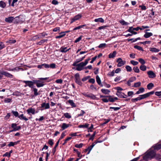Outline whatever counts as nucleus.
<instances>
[{"mask_svg":"<svg viewBox=\"0 0 161 161\" xmlns=\"http://www.w3.org/2000/svg\"><path fill=\"white\" fill-rule=\"evenodd\" d=\"M116 95L119 97L121 98H126L127 96L125 95L124 93L120 92H117Z\"/></svg>","mask_w":161,"mask_h":161,"instance_id":"nucleus-8","label":"nucleus"},{"mask_svg":"<svg viewBox=\"0 0 161 161\" xmlns=\"http://www.w3.org/2000/svg\"><path fill=\"white\" fill-rule=\"evenodd\" d=\"M49 68L52 69H54L56 68V64L54 63H52L49 65Z\"/></svg>","mask_w":161,"mask_h":161,"instance_id":"nucleus-50","label":"nucleus"},{"mask_svg":"<svg viewBox=\"0 0 161 161\" xmlns=\"http://www.w3.org/2000/svg\"><path fill=\"white\" fill-rule=\"evenodd\" d=\"M83 95L86 97L90 98L92 99L98 100V99L96 97V96L92 93L89 92H84L82 93Z\"/></svg>","mask_w":161,"mask_h":161,"instance_id":"nucleus-4","label":"nucleus"},{"mask_svg":"<svg viewBox=\"0 0 161 161\" xmlns=\"http://www.w3.org/2000/svg\"><path fill=\"white\" fill-rule=\"evenodd\" d=\"M94 21L95 22H100L101 23H103L104 22V19L102 18H99L97 19H94Z\"/></svg>","mask_w":161,"mask_h":161,"instance_id":"nucleus-24","label":"nucleus"},{"mask_svg":"<svg viewBox=\"0 0 161 161\" xmlns=\"http://www.w3.org/2000/svg\"><path fill=\"white\" fill-rule=\"evenodd\" d=\"M116 62L118 63L117 66L118 67H121L124 65L125 63V61L123 60L121 58H118Z\"/></svg>","mask_w":161,"mask_h":161,"instance_id":"nucleus-7","label":"nucleus"},{"mask_svg":"<svg viewBox=\"0 0 161 161\" xmlns=\"http://www.w3.org/2000/svg\"><path fill=\"white\" fill-rule=\"evenodd\" d=\"M140 100V99L139 97V96L137 97V98H132L131 99L132 102H136V101H138V100Z\"/></svg>","mask_w":161,"mask_h":161,"instance_id":"nucleus-46","label":"nucleus"},{"mask_svg":"<svg viewBox=\"0 0 161 161\" xmlns=\"http://www.w3.org/2000/svg\"><path fill=\"white\" fill-rule=\"evenodd\" d=\"M11 127L13 129V130L17 131L21 129V127L19 126H17V124L15 123H13L11 124Z\"/></svg>","mask_w":161,"mask_h":161,"instance_id":"nucleus-9","label":"nucleus"},{"mask_svg":"<svg viewBox=\"0 0 161 161\" xmlns=\"http://www.w3.org/2000/svg\"><path fill=\"white\" fill-rule=\"evenodd\" d=\"M89 60L90 59H86L84 62H81L78 64L76 69L79 71H80L83 69H84V67L88 64Z\"/></svg>","mask_w":161,"mask_h":161,"instance_id":"nucleus-3","label":"nucleus"},{"mask_svg":"<svg viewBox=\"0 0 161 161\" xmlns=\"http://www.w3.org/2000/svg\"><path fill=\"white\" fill-rule=\"evenodd\" d=\"M48 143L51 146H52L53 144V140L51 139H49L48 141Z\"/></svg>","mask_w":161,"mask_h":161,"instance_id":"nucleus-64","label":"nucleus"},{"mask_svg":"<svg viewBox=\"0 0 161 161\" xmlns=\"http://www.w3.org/2000/svg\"><path fill=\"white\" fill-rule=\"evenodd\" d=\"M8 42L9 43L14 44L16 42V40H10Z\"/></svg>","mask_w":161,"mask_h":161,"instance_id":"nucleus-63","label":"nucleus"},{"mask_svg":"<svg viewBox=\"0 0 161 161\" xmlns=\"http://www.w3.org/2000/svg\"><path fill=\"white\" fill-rule=\"evenodd\" d=\"M1 74L7 77L12 78L13 77V75L12 74L4 71H3Z\"/></svg>","mask_w":161,"mask_h":161,"instance_id":"nucleus-14","label":"nucleus"},{"mask_svg":"<svg viewBox=\"0 0 161 161\" xmlns=\"http://www.w3.org/2000/svg\"><path fill=\"white\" fill-rule=\"evenodd\" d=\"M96 79L97 83L101 86H103V85L102 84L101 80L99 76L97 75L96 76Z\"/></svg>","mask_w":161,"mask_h":161,"instance_id":"nucleus-17","label":"nucleus"},{"mask_svg":"<svg viewBox=\"0 0 161 161\" xmlns=\"http://www.w3.org/2000/svg\"><path fill=\"white\" fill-rule=\"evenodd\" d=\"M140 69L143 71H145L147 69V67L144 65H141L140 67Z\"/></svg>","mask_w":161,"mask_h":161,"instance_id":"nucleus-32","label":"nucleus"},{"mask_svg":"<svg viewBox=\"0 0 161 161\" xmlns=\"http://www.w3.org/2000/svg\"><path fill=\"white\" fill-rule=\"evenodd\" d=\"M89 125V124L87 123L83 125H79L78 127L79 128H87Z\"/></svg>","mask_w":161,"mask_h":161,"instance_id":"nucleus-29","label":"nucleus"},{"mask_svg":"<svg viewBox=\"0 0 161 161\" xmlns=\"http://www.w3.org/2000/svg\"><path fill=\"white\" fill-rule=\"evenodd\" d=\"M108 97V101L111 102H114V98L112 97L111 96H106Z\"/></svg>","mask_w":161,"mask_h":161,"instance_id":"nucleus-45","label":"nucleus"},{"mask_svg":"<svg viewBox=\"0 0 161 161\" xmlns=\"http://www.w3.org/2000/svg\"><path fill=\"white\" fill-rule=\"evenodd\" d=\"M49 104L48 103H43L41 106V108H42V109H48L49 108ZM41 110H42V109H41Z\"/></svg>","mask_w":161,"mask_h":161,"instance_id":"nucleus-11","label":"nucleus"},{"mask_svg":"<svg viewBox=\"0 0 161 161\" xmlns=\"http://www.w3.org/2000/svg\"><path fill=\"white\" fill-rule=\"evenodd\" d=\"M141 83L140 82L135 83H134L133 87H137L141 86Z\"/></svg>","mask_w":161,"mask_h":161,"instance_id":"nucleus-40","label":"nucleus"},{"mask_svg":"<svg viewBox=\"0 0 161 161\" xmlns=\"http://www.w3.org/2000/svg\"><path fill=\"white\" fill-rule=\"evenodd\" d=\"M153 35V33L151 32H145V34L143 36L145 38H147L152 36Z\"/></svg>","mask_w":161,"mask_h":161,"instance_id":"nucleus-18","label":"nucleus"},{"mask_svg":"<svg viewBox=\"0 0 161 161\" xmlns=\"http://www.w3.org/2000/svg\"><path fill=\"white\" fill-rule=\"evenodd\" d=\"M14 19V18L13 17H9L8 18H6L5 19V21L8 23H12Z\"/></svg>","mask_w":161,"mask_h":161,"instance_id":"nucleus-15","label":"nucleus"},{"mask_svg":"<svg viewBox=\"0 0 161 161\" xmlns=\"http://www.w3.org/2000/svg\"><path fill=\"white\" fill-rule=\"evenodd\" d=\"M136 79V78L135 77H130L128 80L127 81V85L129 86H131V83L135 81Z\"/></svg>","mask_w":161,"mask_h":161,"instance_id":"nucleus-13","label":"nucleus"},{"mask_svg":"<svg viewBox=\"0 0 161 161\" xmlns=\"http://www.w3.org/2000/svg\"><path fill=\"white\" fill-rule=\"evenodd\" d=\"M27 112L28 114H34L35 113V110L33 108H29L27 109Z\"/></svg>","mask_w":161,"mask_h":161,"instance_id":"nucleus-19","label":"nucleus"},{"mask_svg":"<svg viewBox=\"0 0 161 161\" xmlns=\"http://www.w3.org/2000/svg\"><path fill=\"white\" fill-rule=\"evenodd\" d=\"M130 63L132 64L133 65L135 66L137 65L138 63L137 61H135L133 60H132L130 61Z\"/></svg>","mask_w":161,"mask_h":161,"instance_id":"nucleus-41","label":"nucleus"},{"mask_svg":"<svg viewBox=\"0 0 161 161\" xmlns=\"http://www.w3.org/2000/svg\"><path fill=\"white\" fill-rule=\"evenodd\" d=\"M18 2V0H13L11 4V6L12 7H14L15 5H16V3Z\"/></svg>","mask_w":161,"mask_h":161,"instance_id":"nucleus-56","label":"nucleus"},{"mask_svg":"<svg viewBox=\"0 0 161 161\" xmlns=\"http://www.w3.org/2000/svg\"><path fill=\"white\" fill-rule=\"evenodd\" d=\"M33 91L34 92V94L36 96L38 95V93L37 92V90L36 88H33Z\"/></svg>","mask_w":161,"mask_h":161,"instance_id":"nucleus-60","label":"nucleus"},{"mask_svg":"<svg viewBox=\"0 0 161 161\" xmlns=\"http://www.w3.org/2000/svg\"><path fill=\"white\" fill-rule=\"evenodd\" d=\"M81 17V16L80 14H78L75 15L73 18L71 19L70 23H72L74 21L78 20Z\"/></svg>","mask_w":161,"mask_h":161,"instance_id":"nucleus-10","label":"nucleus"},{"mask_svg":"<svg viewBox=\"0 0 161 161\" xmlns=\"http://www.w3.org/2000/svg\"><path fill=\"white\" fill-rule=\"evenodd\" d=\"M70 49V48H69L67 49V47H61L59 49V51L62 53H65L69 51Z\"/></svg>","mask_w":161,"mask_h":161,"instance_id":"nucleus-20","label":"nucleus"},{"mask_svg":"<svg viewBox=\"0 0 161 161\" xmlns=\"http://www.w3.org/2000/svg\"><path fill=\"white\" fill-rule=\"evenodd\" d=\"M154 86V84L152 83H150L147 85V88L148 90H150Z\"/></svg>","mask_w":161,"mask_h":161,"instance_id":"nucleus-33","label":"nucleus"},{"mask_svg":"<svg viewBox=\"0 0 161 161\" xmlns=\"http://www.w3.org/2000/svg\"><path fill=\"white\" fill-rule=\"evenodd\" d=\"M139 7L141 8V9L142 10H145L146 9V6L144 5H140Z\"/></svg>","mask_w":161,"mask_h":161,"instance_id":"nucleus-61","label":"nucleus"},{"mask_svg":"<svg viewBox=\"0 0 161 161\" xmlns=\"http://www.w3.org/2000/svg\"><path fill=\"white\" fill-rule=\"evenodd\" d=\"M125 68L128 72H131L132 70L131 67L129 65L126 66Z\"/></svg>","mask_w":161,"mask_h":161,"instance_id":"nucleus-39","label":"nucleus"},{"mask_svg":"<svg viewBox=\"0 0 161 161\" xmlns=\"http://www.w3.org/2000/svg\"><path fill=\"white\" fill-rule=\"evenodd\" d=\"M134 48L142 51H144L142 47L138 46L135 45L134 46Z\"/></svg>","mask_w":161,"mask_h":161,"instance_id":"nucleus-36","label":"nucleus"},{"mask_svg":"<svg viewBox=\"0 0 161 161\" xmlns=\"http://www.w3.org/2000/svg\"><path fill=\"white\" fill-rule=\"evenodd\" d=\"M71 125L69 124H67L65 123H63L62 124V125L61 126L62 130H64L65 129H66Z\"/></svg>","mask_w":161,"mask_h":161,"instance_id":"nucleus-16","label":"nucleus"},{"mask_svg":"<svg viewBox=\"0 0 161 161\" xmlns=\"http://www.w3.org/2000/svg\"><path fill=\"white\" fill-rule=\"evenodd\" d=\"M18 118L20 119L24 120L25 121H27L28 119L25 116H24L23 114H21L18 116Z\"/></svg>","mask_w":161,"mask_h":161,"instance_id":"nucleus-23","label":"nucleus"},{"mask_svg":"<svg viewBox=\"0 0 161 161\" xmlns=\"http://www.w3.org/2000/svg\"><path fill=\"white\" fill-rule=\"evenodd\" d=\"M51 81V80L49 77L41 78V87L45 85L47 82H49Z\"/></svg>","mask_w":161,"mask_h":161,"instance_id":"nucleus-6","label":"nucleus"},{"mask_svg":"<svg viewBox=\"0 0 161 161\" xmlns=\"http://www.w3.org/2000/svg\"><path fill=\"white\" fill-rule=\"evenodd\" d=\"M96 134V132H94L93 134L89 138V140H92V141L94 138V137L95 136Z\"/></svg>","mask_w":161,"mask_h":161,"instance_id":"nucleus-58","label":"nucleus"},{"mask_svg":"<svg viewBox=\"0 0 161 161\" xmlns=\"http://www.w3.org/2000/svg\"><path fill=\"white\" fill-rule=\"evenodd\" d=\"M101 92L104 94H108L110 92V91L107 89H102L101 90Z\"/></svg>","mask_w":161,"mask_h":161,"instance_id":"nucleus-22","label":"nucleus"},{"mask_svg":"<svg viewBox=\"0 0 161 161\" xmlns=\"http://www.w3.org/2000/svg\"><path fill=\"white\" fill-rule=\"evenodd\" d=\"M149 50L150 51L152 52L157 53L160 50L158 49L157 48L155 47H151L149 48Z\"/></svg>","mask_w":161,"mask_h":161,"instance_id":"nucleus-21","label":"nucleus"},{"mask_svg":"<svg viewBox=\"0 0 161 161\" xmlns=\"http://www.w3.org/2000/svg\"><path fill=\"white\" fill-rule=\"evenodd\" d=\"M59 35H60L59 36H57L55 37L56 39L60 38L65 36L64 34H62Z\"/></svg>","mask_w":161,"mask_h":161,"instance_id":"nucleus-53","label":"nucleus"},{"mask_svg":"<svg viewBox=\"0 0 161 161\" xmlns=\"http://www.w3.org/2000/svg\"><path fill=\"white\" fill-rule=\"evenodd\" d=\"M59 143V140H58L57 141V142H56V145H55L53 148V154H54L55 153V152L56 151V148L58 146Z\"/></svg>","mask_w":161,"mask_h":161,"instance_id":"nucleus-30","label":"nucleus"},{"mask_svg":"<svg viewBox=\"0 0 161 161\" xmlns=\"http://www.w3.org/2000/svg\"><path fill=\"white\" fill-rule=\"evenodd\" d=\"M11 99L9 98H5L4 100V102L5 103H9L11 102Z\"/></svg>","mask_w":161,"mask_h":161,"instance_id":"nucleus-54","label":"nucleus"},{"mask_svg":"<svg viewBox=\"0 0 161 161\" xmlns=\"http://www.w3.org/2000/svg\"><path fill=\"white\" fill-rule=\"evenodd\" d=\"M56 82L57 83L62 84L63 82V80L61 79H58L56 81Z\"/></svg>","mask_w":161,"mask_h":161,"instance_id":"nucleus-57","label":"nucleus"},{"mask_svg":"<svg viewBox=\"0 0 161 161\" xmlns=\"http://www.w3.org/2000/svg\"><path fill=\"white\" fill-rule=\"evenodd\" d=\"M155 155V152L152 150H148L145 155L143 157V159L145 161H148L150 159L154 158Z\"/></svg>","mask_w":161,"mask_h":161,"instance_id":"nucleus-1","label":"nucleus"},{"mask_svg":"<svg viewBox=\"0 0 161 161\" xmlns=\"http://www.w3.org/2000/svg\"><path fill=\"white\" fill-rule=\"evenodd\" d=\"M138 61L139 62L142 64V65H144L146 63L144 60L142 58H139Z\"/></svg>","mask_w":161,"mask_h":161,"instance_id":"nucleus-42","label":"nucleus"},{"mask_svg":"<svg viewBox=\"0 0 161 161\" xmlns=\"http://www.w3.org/2000/svg\"><path fill=\"white\" fill-rule=\"evenodd\" d=\"M5 47L4 44L2 42H0V50Z\"/></svg>","mask_w":161,"mask_h":161,"instance_id":"nucleus-55","label":"nucleus"},{"mask_svg":"<svg viewBox=\"0 0 161 161\" xmlns=\"http://www.w3.org/2000/svg\"><path fill=\"white\" fill-rule=\"evenodd\" d=\"M116 52L114 51L112 53H110L108 55V58H114L116 55Z\"/></svg>","mask_w":161,"mask_h":161,"instance_id":"nucleus-25","label":"nucleus"},{"mask_svg":"<svg viewBox=\"0 0 161 161\" xmlns=\"http://www.w3.org/2000/svg\"><path fill=\"white\" fill-rule=\"evenodd\" d=\"M23 82L26 84L29 87L31 88H33L34 84H36L37 87H40V82L37 80H33V81L23 80Z\"/></svg>","mask_w":161,"mask_h":161,"instance_id":"nucleus-2","label":"nucleus"},{"mask_svg":"<svg viewBox=\"0 0 161 161\" xmlns=\"http://www.w3.org/2000/svg\"><path fill=\"white\" fill-rule=\"evenodd\" d=\"M75 82L79 85L81 86L82 83L81 81L79 74L76 73L75 74Z\"/></svg>","mask_w":161,"mask_h":161,"instance_id":"nucleus-5","label":"nucleus"},{"mask_svg":"<svg viewBox=\"0 0 161 161\" xmlns=\"http://www.w3.org/2000/svg\"><path fill=\"white\" fill-rule=\"evenodd\" d=\"M133 28L132 26L129 27V29L127 30V31L131 33L133 31Z\"/></svg>","mask_w":161,"mask_h":161,"instance_id":"nucleus-62","label":"nucleus"},{"mask_svg":"<svg viewBox=\"0 0 161 161\" xmlns=\"http://www.w3.org/2000/svg\"><path fill=\"white\" fill-rule=\"evenodd\" d=\"M64 116H65V118L67 119H69L71 118V116L70 114L68 113H64Z\"/></svg>","mask_w":161,"mask_h":161,"instance_id":"nucleus-31","label":"nucleus"},{"mask_svg":"<svg viewBox=\"0 0 161 161\" xmlns=\"http://www.w3.org/2000/svg\"><path fill=\"white\" fill-rule=\"evenodd\" d=\"M42 66L46 68H49V64H41V67Z\"/></svg>","mask_w":161,"mask_h":161,"instance_id":"nucleus-51","label":"nucleus"},{"mask_svg":"<svg viewBox=\"0 0 161 161\" xmlns=\"http://www.w3.org/2000/svg\"><path fill=\"white\" fill-rule=\"evenodd\" d=\"M60 29V28L59 27H56L54 28L53 29V31L54 32H56L57 31H59Z\"/></svg>","mask_w":161,"mask_h":161,"instance_id":"nucleus-59","label":"nucleus"},{"mask_svg":"<svg viewBox=\"0 0 161 161\" xmlns=\"http://www.w3.org/2000/svg\"><path fill=\"white\" fill-rule=\"evenodd\" d=\"M147 74L149 77L150 78H153L156 76L155 74L152 71L150 70L148 71Z\"/></svg>","mask_w":161,"mask_h":161,"instance_id":"nucleus-12","label":"nucleus"},{"mask_svg":"<svg viewBox=\"0 0 161 161\" xmlns=\"http://www.w3.org/2000/svg\"><path fill=\"white\" fill-rule=\"evenodd\" d=\"M6 6V4L3 1H0V7L4 8Z\"/></svg>","mask_w":161,"mask_h":161,"instance_id":"nucleus-38","label":"nucleus"},{"mask_svg":"<svg viewBox=\"0 0 161 161\" xmlns=\"http://www.w3.org/2000/svg\"><path fill=\"white\" fill-rule=\"evenodd\" d=\"M92 147H91V146H90L87 149H85L86 151L87 150L88 151V152L87 154H89L90 153L91 151L92 150Z\"/></svg>","mask_w":161,"mask_h":161,"instance_id":"nucleus-49","label":"nucleus"},{"mask_svg":"<svg viewBox=\"0 0 161 161\" xmlns=\"http://www.w3.org/2000/svg\"><path fill=\"white\" fill-rule=\"evenodd\" d=\"M83 144L82 143H81L79 144H76L75 145V147H76V148H81L82 146H83Z\"/></svg>","mask_w":161,"mask_h":161,"instance_id":"nucleus-47","label":"nucleus"},{"mask_svg":"<svg viewBox=\"0 0 161 161\" xmlns=\"http://www.w3.org/2000/svg\"><path fill=\"white\" fill-rule=\"evenodd\" d=\"M139 96L140 98V100L145 98L148 97L147 93L142 95H140Z\"/></svg>","mask_w":161,"mask_h":161,"instance_id":"nucleus-34","label":"nucleus"},{"mask_svg":"<svg viewBox=\"0 0 161 161\" xmlns=\"http://www.w3.org/2000/svg\"><path fill=\"white\" fill-rule=\"evenodd\" d=\"M68 101L69 103L72 106V107H76V105L74 102L73 100H69Z\"/></svg>","mask_w":161,"mask_h":161,"instance_id":"nucleus-27","label":"nucleus"},{"mask_svg":"<svg viewBox=\"0 0 161 161\" xmlns=\"http://www.w3.org/2000/svg\"><path fill=\"white\" fill-rule=\"evenodd\" d=\"M12 113L16 117H18L19 116L18 113L17 111H12Z\"/></svg>","mask_w":161,"mask_h":161,"instance_id":"nucleus-48","label":"nucleus"},{"mask_svg":"<svg viewBox=\"0 0 161 161\" xmlns=\"http://www.w3.org/2000/svg\"><path fill=\"white\" fill-rule=\"evenodd\" d=\"M120 23L123 25H128L129 23L127 22H125L124 20H122L120 22Z\"/></svg>","mask_w":161,"mask_h":161,"instance_id":"nucleus-44","label":"nucleus"},{"mask_svg":"<svg viewBox=\"0 0 161 161\" xmlns=\"http://www.w3.org/2000/svg\"><path fill=\"white\" fill-rule=\"evenodd\" d=\"M106 43H101L98 46V47L99 48H102L103 47H105L106 46Z\"/></svg>","mask_w":161,"mask_h":161,"instance_id":"nucleus-43","label":"nucleus"},{"mask_svg":"<svg viewBox=\"0 0 161 161\" xmlns=\"http://www.w3.org/2000/svg\"><path fill=\"white\" fill-rule=\"evenodd\" d=\"M154 149L158 150L161 148V144L156 145L154 147Z\"/></svg>","mask_w":161,"mask_h":161,"instance_id":"nucleus-35","label":"nucleus"},{"mask_svg":"<svg viewBox=\"0 0 161 161\" xmlns=\"http://www.w3.org/2000/svg\"><path fill=\"white\" fill-rule=\"evenodd\" d=\"M134 72L136 73H138L140 72L139 69L137 66L134 67L133 69Z\"/></svg>","mask_w":161,"mask_h":161,"instance_id":"nucleus-37","label":"nucleus"},{"mask_svg":"<svg viewBox=\"0 0 161 161\" xmlns=\"http://www.w3.org/2000/svg\"><path fill=\"white\" fill-rule=\"evenodd\" d=\"M154 158H155L157 160L160 161H161V155L159 154H156L155 153Z\"/></svg>","mask_w":161,"mask_h":161,"instance_id":"nucleus-28","label":"nucleus"},{"mask_svg":"<svg viewBox=\"0 0 161 161\" xmlns=\"http://www.w3.org/2000/svg\"><path fill=\"white\" fill-rule=\"evenodd\" d=\"M144 89L143 87L140 88L139 89L138 91L136 92V94H139L141 93H142L143 92H144Z\"/></svg>","mask_w":161,"mask_h":161,"instance_id":"nucleus-26","label":"nucleus"},{"mask_svg":"<svg viewBox=\"0 0 161 161\" xmlns=\"http://www.w3.org/2000/svg\"><path fill=\"white\" fill-rule=\"evenodd\" d=\"M81 113L78 115V117L82 116L85 114V112L83 110L81 111Z\"/></svg>","mask_w":161,"mask_h":161,"instance_id":"nucleus-52","label":"nucleus"}]
</instances>
